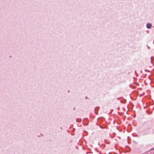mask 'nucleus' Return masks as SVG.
<instances>
[{"label": "nucleus", "instance_id": "nucleus-1", "mask_svg": "<svg viewBox=\"0 0 154 154\" xmlns=\"http://www.w3.org/2000/svg\"><path fill=\"white\" fill-rule=\"evenodd\" d=\"M152 24L150 23H147L146 25V27L147 29H150L152 27Z\"/></svg>", "mask_w": 154, "mask_h": 154}, {"label": "nucleus", "instance_id": "nucleus-2", "mask_svg": "<svg viewBox=\"0 0 154 154\" xmlns=\"http://www.w3.org/2000/svg\"><path fill=\"white\" fill-rule=\"evenodd\" d=\"M99 107H96L95 108V112L96 114H97V112H96V111L97 110V111L99 110Z\"/></svg>", "mask_w": 154, "mask_h": 154}, {"label": "nucleus", "instance_id": "nucleus-3", "mask_svg": "<svg viewBox=\"0 0 154 154\" xmlns=\"http://www.w3.org/2000/svg\"><path fill=\"white\" fill-rule=\"evenodd\" d=\"M151 62H152V57H151Z\"/></svg>", "mask_w": 154, "mask_h": 154}, {"label": "nucleus", "instance_id": "nucleus-4", "mask_svg": "<svg viewBox=\"0 0 154 154\" xmlns=\"http://www.w3.org/2000/svg\"><path fill=\"white\" fill-rule=\"evenodd\" d=\"M147 46V47H148V49H149L150 48L148 46Z\"/></svg>", "mask_w": 154, "mask_h": 154}]
</instances>
